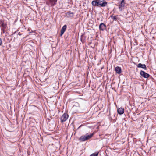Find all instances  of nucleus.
Segmentation results:
<instances>
[{
	"label": "nucleus",
	"instance_id": "obj_5",
	"mask_svg": "<svg viewBox=\"0 0 156 156\" xmlns=\"http://www.w3.org/2000/svg\"><path fill=\"white\" fill-rule=\"evenodd\" d=\"M67 28V26L66 25H64L62 28L61 31L60 36H62Z\"/></svg>",
	"mask_w": 156,
	"mask_h": 156
},
{
	"label": "nucleus",
	"instance_id": "obj_10",
	"mask_svg": "<svg viewBox=\"0 0 156 156\" xmlns=\"http://www.w3.org/2000/svg\"><path fill=\"white\" fill-rule=\"evenodd\" d=\"M117 112L119 114L122 115L124 113V109L122 108H120L117 109Z\"/></svg>",
	"mask_w": 156,
	"mask_h": 156
},
{
	"label": "nucleus",
	"instance_id": "obj_6",
	"mask_svg": "<svg viewBox=\"0 0 156 156\" xmlns=\"http://www.w3.org/2000/svg\"><path fill=\"white\" fill-rule=\"evenodd\" d=\"M137 67L138 68H143L145 70H146L147 69L146 66L145 64H142L140 63H139L137 65Z\"/></svg>",
	"mask_w": 156,
	"mask_h": 156
},
{
	"label": "nucleus",
	"instance_id": "obj_14",
	"mask_svg": "<svg viewBox=\"0 0 156 156\" xmlns=\"http://www.w3.org/2000/svg\"><path fill=\"white\" fill-rule=\"evenodd\" d=\"M97 1L96 0L93 1L92 2V4L93 6H96L97 5Z\"/></svg>",
	"mask_w": 156,
	"mask_h": 156
},
{
	"label": "nucleus",
	"instance_id": "obj_4",
	"mask_svg": "<svg viewBox=\"0 0 156 156\" xmlns=\"http://www.w3.org/2000/svg\"><path fill=\"white\" fill-rule=\"evenodd\" d=\"M106 28V25L105 24L102 23H100L99 25V29L101 31L104 30Z\"/></svg>",
	"mask_w": 156,
	"mask_h": 156
},
{
	"label": "nucleus",
	"instance_id": "obj_17",
	"mask_svg": "<svg viewBox=\"0 0 156 156\" xmlns=\"http://www.w3.org/2000/svg\"><path fill=\"white\" fill-rule=\"evenodd\" d=\"M98 152L92 154L90 156H98Z\"/></svg>",
	"mask_w": 156,
	"mask_h": 156
},
{
	"label": "nucleus",
	"instance_id": "obj_20",
	"mask_svg": "<svg viewBox=\"0 0 156 156\" xmlns=\"http://www.w3.org/2000/svg\"><path fill=\"white\" fill-rule=\"evenodd\" d=\"M109 119H110V120H111V119H112V118L111 117H110Z\"/></svg>",
	"mask_w": 156,
	"mask_h": 156
},
{
	"label": "nucleus",
	"instance_id": "obj_16",
	"mask_svg": "<svg viewBox=\"0 0 156 156\" xmlns=\"http://www.w3.org/2000/svg\"><path fill=\"white\" fill-rule=\"evenodd\" d=\"M67 14L69 15V16L70 17H72L73 16V14L72 12H68Z\"/></svg>",
	"mask_w": 156,
	"mask_h": 156
},
{
	"label": "nucleus",
	"instance_id": "obj_3",
	"mask_svg": "<svg viewBox=\"0 0 156 156\" xmlns=\"http://www.w3.org/2000/svg\"><path fill=\"white\" fill-rule=\"evenodd\" d=\"M140 74L142 76L145 78H147L150 76L149 74L142 70L140 71Z\"/></svg>",
	"mask_w": 156,
	"mask_h": 156
},
{
	"label": "nucleus",
	"instance_id": "obj_15",
	"mask_svg": "<svg viewBox=\"0 0 156 156\" xmlns=\"http://www.w3.org/2000/svg\"><path fill=\"white\" fill-rule=\"evenodd\" d=\"M111 17L112 20H115L118 19L117 16H113V15L111 16Z\"/></svg>",
	"mask_w": 156,
	"mask_h": 156
},
{
	"label": "nucleus",
	"instance_id": "obj_13",
	"mask_svg": "<svg viewBox=\"0 0 156 156\" xmlns=\"http://www.w3.org/2000/svg\"><path fill=\"white\" fill-rule=\"evenodd\" d=\"M0 24L3 29H4L5 28L6 24L5 23L2 21H1L0 22Z\"/></svg>",
	"mask_w": 156,
	"mask_h": 156
},
{
	"label": "nucleus",
	"instance_id": "obj_1",
	"mask_svg": "<svg viewBox=\"0 0 156 156\" xmlns=\"http://www.w3.org/2000/svg\"><path fill=\"white\" fill-rule=\"evenodd\" d=\"M125 0H121L118 3V6L119 11H122L125 7Z\"/></svg>",
	"mask_w": 156,
	"mask_h": 156
},
{
	"label": "nucleus",
	"instance_id": "obj_9",
	"mask_svg": "<svg viewBox=\"0 0 156 156\" xmlns=\"http://www.w3.org/2000/svg\"><path fill=\"white\" fill-rule=\"evenodd\" d=\"M93 133H87L85 135L87 140H89L93 136Z\"/></svg>",
	"mask_w": 156,
	"mask_h": 156
},
{
	"label": "nucleus",
	"instance_id": "obj_18",
	"mask_svg": "<svg viewBox=\"0 0 156 156\" xmlns=\"http://www.w3.org/2000/svg\"><path fill=\"white\" fill-rule=\"evenodd\" d=\"M100 2H97V5L96 6H99L100 5Z\"/></svg>",
	"mask_w": 156,
	"mask_h": 156
},
{
	"label": "nucleus",
	"instance_id": "obj_8",
	"mask_svg": "<svg viewBox=\"0 0 156 156\" xmlns=\"http://www.w3.org/2000/svg\"><path fill=\"white\" fill-rule=\"evenodd\" d=\"M79 140L81 142L85 141L87 140L85 135L81 136L79 138Z\"/></svg>",
	"mask_w": 156,
	"mask_h": 156
},
{
	"label": "nucleus",
	"instance_id": "obj_2",
	"mask_svg": "<svg viewBox=\"0 0 156 156\" xmlns=\"http://www.w3.org/2000/svg\"><path fill=\"white\" fill-rule=\"evenodd\" d=\"M68 117L69 116L66 113H64L60 118L61 122H63L66 121L68 119Z\"/></svg>",
	"mask_w": 156,
	"mask_h": 156
},
{
	"label": "nucleus",
	"instance_id": "obj_19",
	"mask_svg": "<svg viewBox=\"0 0 156 156\" xmlns=\"http://www.w3.org/2000/svg\"><path fill=\"white\" fill-rule=\"evenodd\" d=\"M2 40L0 38V45H2Z\"/></svg>",
	"mask_w": 156,
	"mask_h": 156
},
{
	"label": "nucleus",
	"instance_id": "obj_11",
	"mask_svg": "<svg viewBox=\"0 0 156 156\" xmlns=\"http://www.w3.org/2000/svg\"><path fill=\"white\" fill-rule=\"evenodd\" d=\"M115 70L116 73L118 74H120L121 73V69L120 67L119 66H117L115 68Z\"/></svg>",
	"mask_w": 156,
	"mask_h": 156
},
{
	"label": "nucleus",
	"instance_id": "obj_12",
	"mask_svg": "<svg viewBox=\"0 0 156 156\" xmlns=\"http://www.w3.org/2000/svg\"><path fill=\"white\" fill-rule=\"evenodd\" d=\"M107 4V2H102L100 1V5L101 7H105Z\"/></svg>",
	"mask_w": 156,
	"mask_h": 156
},
{
	"label": "nucleus",
	"instance_id": "obj_7",
	"mask_svg": "<svg viewBox=\"0 0 156 156\" xmlns=\"http://www.w3.org/2000/svg\"><path fill=\"white\" fill-rule=\"evenodd\" d=\"M48 1L52 6H54L56 4L57 1V0H48Z\"/></svg>",
	"mask_w": 156,
	"mask_h": 156
}]
</instances>
